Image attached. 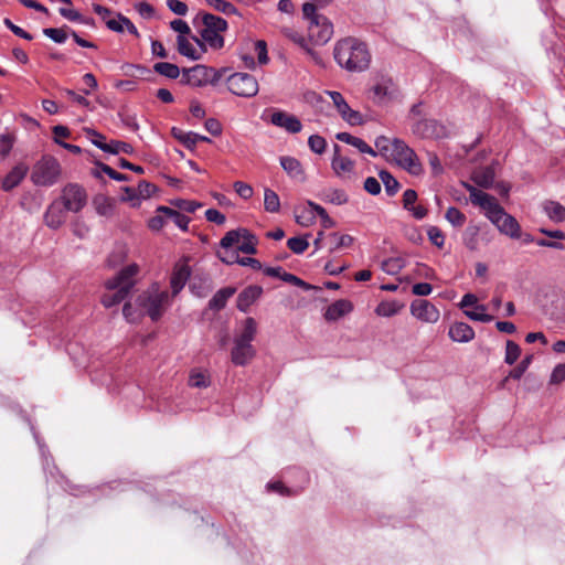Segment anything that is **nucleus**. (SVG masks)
Returning a JSON list of instances; mask_svg holds the SVG:
<instances>
[{
    "instance_id": "obj_1",
    "label": "nucleus",
    "mask_w": 565,
    "mask_h": 565,
    "mask_svg": "<svg viewBox=\"0 0 565 565\" xmlns=\"http://www.w3.org/2000/svg\"><path fill=\"white\" fill-rule=\"evenodd\" d=\"M463 188L468 191L471 203L480 206L484 211L486 216L497 226L500 233L513 239L521 237V226L519 222L514 216L504 211L494 196L478 190L467 182L463 183Z\"/></svg>"
},
{
    "instance_id": "obj_2",
    "label": "nucleus",
    "mask_w": 565,
    "mask_h": 565,
    "mask_svg": "<svg viewBox=\"0 0 565 565\" xmlns=\"http://www.w3.org/2000/svg\"><path fill=\"white\" fill-rule=\"evenodd\" d=\"M139 310H134L130 302H126L122 315L128 322H137L143 316L152 321H158L170 306V295L166 289H160L158 284H152L136 298Z\"/></svg>"
},
{
    "instance_id": "obj_3",
    "label": "nucleus",
    "mask_w": 565,
    "mask_h": 565,
    "mask_svg": "<svg viewBox=\"0 0 565 565\" xmlns=\"http://www.w3.org/2000/svg\"><path fill=\"white\" fill-rule=\"evenodd\" d=\"M335 63L349 73H362L369 70L372 54L365 42L354 36L338 40L333 46Z\"/></svg>"
},
{
    "instance_id": "obj_4",
    "label": "nucleus",
    "mask_w": 565,
    "mask_h": 565,
    "mask_svg": "<svg viewBox=\"0 0 565 565\" xmlns=\"http://www.w3.org/2000/svg\"><path fill=\"white\" fill-rule=\"evenodd\" d=\"M138 270L139 268L136 264L128 265L105 282L108 292L103 296L102 303L106 308L119 305L129 296L135 286V276L138 274Z\"/></svg>"
},
{
    "instance_id": "obj_5",
    "label": "nucleus",
    "mask_w": 565,
    "mask_h": 565,
    "mask_svg": "<svg viewBox=\"0 0 565 565\" xmlns=\"http://www.w3.org/2000/svg\"><path fill=\"white\" fill-rule=\"evenodd\" d=\"M62 173L60 162L52 156H43L34 166L31 181L38 186L54 185Z\"/></svg>"
},
{
    "instance_id": "obj_6",
    "label": "nucleus",
    "mask_w": 565,
    "mask_h": 565,
    "mask_svg": "<svg viewBox=\"0 0 565 565\" xmlns=\"http://www.w3.org/2000/svg\"><path fill=\"white\" fill-rule=\"evenodd\" d=\"M391 156L396 164L408 173L419 175L423 172V167L416 152L404 140L399 138L392 140Z\"/></svg>"
},
{
    "instance_id": "obj_7",
    "label": "nucleus",
    "mask_w": 565,
    "mask_h": 565,
    "mask_svg": "<svg viewBox=\"0 0 565 565\" xmlns=\"http://www.w3.org/2000/svg\"><path fill=\"white\" fill-rule=\"evenodd\" d=\"M228 90L239 97L250 98L259 90L257 79L248 73H234L226 78Z\"/></svg>"
},
{
    "instance_id": "obj_8",
    "label": "nucleus",
    "mask_w": 565,
    "mask_h": 565,
    "mask_svg": "<svg viewBox=\"0 0 565 565\" xmlns=\"http://www.w3.org/2000/svg\"><path fill=\"white\" fill-rule=\"evenodd\" d=\"M58 201L62 202L66 211L77 213L86 204L85 190L78 184L70 183L63 188Z\"/></svg>"
},
{
    "instance_id": "obj_9",
    "label": "nucleus",
    "mask_w": 565,
    "mask_h": 565,
    "mask_svg": "<svg viewBox=\"0 0 565 565\" xmlns=\"http://www.w3.org/2000/svg\"><path fill=\"white\" fill-rule=\"evenodd\" d=\"M327 94L332 99L338 113L340 114L344 121H347L351 126H358L363 124L362 115L359 111L351 109V107L345 102L344 97L340 92L328 90Z\"/></svg>"
},
{
    "instance_id": "obj_10",
    "label": "nucleus",
    "mask_w": 565,
    "mask_h": 565,
    "mask_svg": "<svg viewBox=\"0 0 565 565\" xmlns=\"http://www.w3.org/2000/svg\"><path fill=\"white\" fill-rule=\"evenodd\" d=\"M212 73L209 66L198 64L190 68L182 70L181 83L192 87H202L210 84L209 74Z\"/></svg>"
},
{
    "instance_id": "obj_11",
    "label": "nucleus",
    "mask_w": 565,
    "mask_h": 565,
    "mask_svg": "<svg viewBox=\"0 0 565 565\" xmlns=\"http://www.w3.org/2000/svg\"><path fill=\"white\" fill-rule=\"evenodd\" d=\"M309 35L316 44H326L333 34V25L327 17L316 18L308 24Z\"/></svg>"
},
{
    "instance_id": "obj_12",
    "label": "nucleus",
    "mask_w": 565,
    "mask_h": 565,
    "mask_svg": "<svg viewBox=\"0 0 565 565\" xmlns=\"http://www.w3.org/2000/svg\"><path fill=\"white\" fill-rule=\"evenodd\" d=\"M270 124L285 129L289 134H298L302 129L301 121L295 115L282 110H275L271 114Z\"/></svg>"
},
{
    "instance_id": "obj_13",
    "label": "nucleus",
    "mask_w": 565,
    "mask_h": 565,
    "mask_svg": "<svg viewBox=\"0 0 565 565\" xmlns=\"http://www.w3.org/2000/svg\"><path fill=\"white\" fill-rule=\"evenodd\" d=\"M412 315L424 322H436L439 319L438 309L428 300H414L411 305Z\"/></svg>"
},
{
    "instance_id": "obj_14",
    "label": "nucleus",
    "mask_w": 565,
    "mask_h": 565,
    "mask_svg": "<svg viewBox=\"0 0 565 565\" xmlns=\"http://www.w3.org/2000/svg\"><path fill=\"white\" fill-rule=\"evenodd\" d=\"M199 33L200 38L192 36V39L201 49V52H206V45L213 50H220L224 46V38L222 36L221 31L199 30Z\"/></svg>"
},
{
    "instance_id": "obj_15",
    "label": "nucleus",
    "mask_w": 565,
    "mask_h": 565,
    "mask_svg": "<svg viewBox=\"0 0 565 565\" xmlns=\"http://www.w3.org/2000/svg\"><path fill=\"white\" fill-rule=\"evenodd\" d=\"M65 212H66V209L64 207V205L62 204L61 201H58V200L53 201L49 205V207L44 214L45 224L50 228L57 230L66 221Z\"/></svg>"
},
{
    "instance_id": "obj_16",
    "label": "nucleus",
    "mask_w": 565,
    "mask_h": 565,
    "mask_svg": "<svg viewBox=\"0 0 565 565\" xmlns=\"http://www.w3.org/2000/svg\"><path fill=\"white\" fill-rule=\"evenodd\" d=\"M255 354L256 350L253 344L234 342V347L231 352V360L233 364L244 366L255 356Z\"/></svg>"
},
{
    "instance_id": "obj_17",
    "label": "nucleus",
    "mask_w": 565,
    "mask_h": 565,
    "mask_svg": "<svg viewBox=\"0 0 565 565\" xmlns=\"http://www.w3.org/2000/svg\"><path fill=\"white\" fill-rule=\"evenodd\" d=\"M355 163L348 157H344L340 153V146H333V157L331 160V168L337 175H342L343 173H352L354 171Z\"/></svg>"
},
{
    "instance_id": "obj_18",
    "label": "nucleus",
    "mask_w": 565,
    "mask_h": 565,
    "mask_svg": "<svg viewBox=\"0 0 565 565\" xmlns=\"http://www.w3.org/2000/svg\"><path fill=\"white\" fill-rule=\"evenodd\" d=\"M263 288L260 286H248L239 292L236 300L237 309L246 312L249 307L262 296Z\"/></svg>"
},
{
    "instance_id": "obj_19",
    "label": "nucleus",
    "mask_w": 565,
    "mask_h": 565,
    "mask_svg": "<svg viewBox=\"0 0 565 565\" xmlns=\"http://www.w3.org/2000/svg\"><path fill=\"white\" fill-rule=\"evenodd\" d=\"M171 135L188 149H193L199 141L211 142V139L206 136H202L193 131H183L177 127L171 129Z\"/></svg>"
},
{
    "instance_id": "obj_20",
    "label": "nucleus",
    "mask_w": 565,
    "mask_h": 565,
    "mask_svg": "<svg viewBox=\"0 0 565 565\" xmlns=\"http://www.w3.org/2000/svg\"><path fill=\"white\" fill-rule=\"evenodd\" d=\"M353 310V305L350 300L339 299L328 306L324 312L327 321H337Z\"/></svg>"
},
{
    "instance_id": "obj_21",
    "label": "nucleus",
    "mask_w": 565,
    "mask_h": 565,
    "mask_svg": "<svg viewBox=\"0 0 565 565\" xmlns=\"http://www.w3.org/2000/svg\"><path fill=\"white\" fill-rule=\"evenodd\" d=\"M448 335L455 342L466 343L475 338V331L466 322H456L450 326Z\"/></svg>"
},
{
    "instance_id": "obj_22",
    "label": "nucleus",
    "mask_w": 565,
    "mask_h": 565,
    "mask_svg": "<svg viewBox=\"0 0 565 565\" xmlns=\"http://www.w3.org/2000/svg\"><path fill=\"white\" fill-rule=\"evenodd\" d=\"M472 181L480 188L491 189L495 180V171L492 166L482 167L472 172Z\"/></svg>"
},
{
    "instance_id": "obj_23",
    "label": "nucleus",
    "mask_w": 565,
    "mask_h": 565,
    "mask_svg": "<svg viewBox=\"0 0 565 565\" xmlns=\"http://www.w3.org/2000/svg\"><path fill=\"white\" fill-rule=\"evenodd\" d=\"M28 166L24 163L17 164L2 180V189L10 191L18 186L28 173Z\"/></svg>"
},
{
    "instance_id": "obj_24",
    "label": "nucleus",
    "mask_w": 565,
    "mask_h": 565,
    "mask_svg": "<svg viewBox=\"0 0 565 565\" xmlns=\"http://www.w3.org/2000/svg\"><path fill=\"white\" fill-rule=\"evenodd\" d=\"M157 213L163 214L167 217V222H172L180 230L188 231L190 218L186 215L164 205L158 206Z\"/></svg>"
},
{
    "instance_id": "obj_25",
    "label": "nucleus",
    "mask_w": 565,
    "mask_h": 565,
    "mask_svg": "<svg viewBox=\"0 0 565 565\" xmlns=\"http://www.w3.org/2000/svg\"><path fill=\"white\" fill-rule=\"evenodd\" d=\"M335 138L339 141L345 142L356 148L361 153H367L372 157L377 156V152L371 146H369L363 139L352 136L349 132H338L335 135Z\"/></svg>"
},
{
    "instance_id": "obj_26",
    "label": "nucleus",
    "mask_w": 565,
    "mask_h": 565,
    "mask_svg": "<svg viewBox=\"0 0 565 565\" xmlns=\"http://www.w3.org/2000/svg\"><path fill=\"white\" fill-rule=\"evenodd\" d=\"M542 211L554 223L565 222V206L554 200L542 202Z\"/></svg>"
},
{
    "instance_id": "obj_27",
    "label": "nucleus",
    "mask_w": 565,
    "mask_h": 565,
    "mask_svg": "<svg viewBox=\"0 0 565 565\" xmlns=\"http://www.w3.org/2000/svg\"><path fill=\"white\" fill-rule=\"evenodd\" d=\"M279 161H280L281 168L286 171V173L290 178L297 179V180L305 179L303 169L298 159H296L295 157L285 156V157H280Z\"/></svg>"
},
{
    "instance_id": "obj_28",
    "label": "nucleus",
    "mask_w": 565,
    "mask_h": 565,
    "mask_svg": "<svg viewBox=\"0 0 565 565\" xmlns=\"http://www.w3.org/2000/svg\"><path fill=\"white\" fill-rule=\"evenodd\" d=\"M257 333V323L254 318H246L243 329L234 337V342L252 344Z\"/></svg>"
},
{
    "instance_id": "obj_29",
    "label": "nucleus",
    "mask_w": 565,
    "mask_h": 565,
    "mask_svg": "<svg viewBox=\"0 0 565 565\" xmlns=\"http://www.w3.org/2000/svg\"><path fill=\"white\" fill-rule=\"evenodd\" d=\"M236 289L233 287H225L215 292V295L209 301V309L213 311L222 310L227 300L235 294Z\"/></svg>"
},
{
    "instance_id": "obj_30",
    "label": "nucleus",
    "mask_w": 565,
    "mask_h": 565,
    "mask_svg": "<svg viewBox=\"0 0 565 565\" xmlns=\"http://www.w3.org/2000/svg\"><path fill=\"white\" fill-rule=\"evenodd\" d=\"M202 28L200 30H211L224 32L227 29V22L212 13L201 14Z\"/></svg>"
},
{
    "instance_id": "obj_31",
    "label": "nucleus",
    "mask_w": 565,
    "mask_h": 565,
    "mask_svg": "<svg viewBox=\"0 0 565 565\" xmlns=\"http://www.w3.org/2000/svg\"><path fill=\"white\" fill-rule=\"evenodd\" d=\"M156 185L148 181H140L137 189L128 186L125 188V191L128 194L129 200H132L135 198L148 199L156 192Z\"/></svg>"
},
{
    "instance_id": "obj_32",
    "label": "nucleus",
    "mask_w": 565,
    "mask_h": 565,
    "mask_svg": "<svg viewBox=\"0 0 565 565\" xmlns=\"http://www.w3.org/2000/svg\"><path fill=\"white\" fill-rule=\"evenodd\" d=\"M177 43L179 53L192 61L200 60L204 53L201 50L198 51L184 35H178Z\"/></svg>"
},
{
    "instance_id": "obj_33",
    "label": "nucleus",
    "mask_w": 565,
    "mask_h": 565,
    "mask_svg": "<svg viewBox=\"0 0 565 565\" xmlns=\"http://www.w3.org/2000/svg\"><path fill=\"white\" fill-rule=\"evenodd\" d=\"M374 97L379 103L390 99L394 95V87L391 79H382L373 87Z\"/></svg>"
},
{
    "instance_id": "obj_34",
    "label": "nucleus",
    "mask_w": 565,
    "mask_h": 565,
    "mask_svg": "<svg viewBox=\"0 0 565 565\" xmlns=\"http://www.w3.org/2000/svg\"><path fill=\"white\" fill-rule=\"evenodd\" d=\"M257 238L248 230H243L242 242L239 243L237 250L244 254H256L257 253Z\"/></svg>"
},
{
    "instance_id": "obj_35",
    "label": "nucleus",
    "mask_w": 565,
    "mask_h": 565,
    "mask_svg": "<svg viewBox=\"0 0 565 565\" xmlns=\"http://www.w3.org/2000/svg\"><path fill=\"white\" fill-rule=\"evenodd\" d=\"M153 71L160 74L161 76H164L170 79H175L180 76V74L182 75V72L180 71L179 66L169 62L156 63L153 65Z\"/></svg>"
},
{
    "instance_id": "obj_36",
    "label": "nucleus",
    "mask_w": 565,
    "mask_h": 565,
    "mask_svg": "<svg viewBox=\"0 0 565 565\" xmlns=\"http://www.w3.org/2000/svg\"><path fill=\"white\" fill-rule=\"evenodd\" d=\"M190 277V270L188 267L182 266L174 270L171 277V287L173 289V294H178L185 285L186 280Z\"/></svg>"
},
{
    "instance_id": "obj_37",
    "label": "nucleus",
    "mask_w": 565,
    "mask_h": 565,
    "mask_svg": "<svg viewBox=\"0 0 565 565\" xmlns=\"http://www.w3.org/2000/svg\"><path fill=\"white\" fill-rule=\"evenodd\" d=\"M379 177L384 184L385 192L388 196H393L399 190V182L387 170H381Z\"/></svg>"
},
{
    "instance_id": "obj_38",
    "label": "nucleus",
    "mask_w": 565,
    "mask_h": 565,
    "mask_svg": "<svg viewBox=\"0 0 565 565\" xmlns=\"http://www.w3.org/2000/svg\"><path fill=\"white\" fill-rule=\"evenodd\" d=\"M264 209L269 213H277L280 210V200L278 194L268 188L264 191Z\"/></svg>"
},
{
    "instance_id": "obj_39",
    "label": "nucleus",
    "mask_w": 565,
    "mask_h": 565,
    "mask_svg": "<svg viewBox=\"0 0 565 565\" xmlns=\"http://www.w3.org/2000/svg\"><path fill=\"white\" fill-rule=\"evenodd\" d=\"M66 30H71L68 26L64 28H45L43 29V34L51 39L53 42L62 44L66 41L67 35L70 33Z\"/></svg>"
},
{
    "instance_id": "obj_40",
    "label": "nucleus",
    "mask_w": 565,
    "mask_h": 565,
    "mask_svg": "<svg viewBox=\"0 0 565 565\" xmlns=\"http://www.w3.org/2000/svg\"><path fill=\"white\" fill-rule=\"evenodd\" d=\"M401 309V306L396 301H382L377 305L375 312L381 317L395 316Z\"/></svg>"
},
{
    "instance_id": "obj_41",
    "label": "nucleus",
    "mask_w": 565,
    "mask_h": 565,
    "mask_svg": "<svg viewBox=\"0 0 565 565\" xmlns=\"http://www.w3.org/2000/svg\"><path fill=\"white\" fill-rule=\"evenodd\" d=\"M322 200L335 205L345 204L349 200L348 194L343 190L334 189L323 193Z\"/></svg>"
},
{
    "instance_id": "obj_42",
    "label": "nucleus",
    "mask_w": 565,
    "mask_h": 565,
    "mask_svg": "<svg viewBox=\"0 0 565 565\" xmlns=\"http://www.w3.org/2000/svg\"><path fill=\"white\" fill-rule=\"evenodd\" d=\"M465 315L473 321H480L484 323L491 322L493 320V316L486 313V307L483 305L476 306L475 310L465 311Z\"/></svg>"
},
{
    "instance_id": "obj_43",
    "label": "nucleus",
    "mask_w": 565,
    "mask_h": 565,
    "mask_svg": "<svg viewBox=\"0 0 565 565\" xmlns=\"http://www.w3.org/2000/svg\"><path fill=\"white\" fill-rule=\"evenodd\" d=\"M243 230L244 228L228 231L220 242L221 247L224 249H228L234 244L239 243L243 236Z\"/></svg>"
},
{
    "instance_id": "obj_44",
    "label": "nucleus",
    "mask_w": 565,
    "mask_h": 565,
    "mask_svg": "<svg viewBox=\"0 0 565 565\" xmlns=\"http://www.w3.org/2000/svg\"><path fill=\"white\" fill-rule=\"evenodd\" d=\"M478 232L477 226H468L463 234V244L469 250L478 249Z\"/></svg>"
},
{
    "instance_id": "obj_45",
    "label": "nucleus",
    "mask_w": 565,
    "mask_h": 565,
    "mask_svg": "<svg viewBox=\"0 0 565 565\" xmlns=\"http://www.w3.org/2000/svg\"><path fill=\"white\" fill-rule=\"evenodd\" d=\"M446 220L455 227H460L466 222L465 214L457 207L450 206L445 214Z\"/></svg>"
},
{
    "instance_id": "obj_46",
    "label": "nucleus",
    "mask_w": 565,
    "mask_h": 565,
    "mask_svg": "<svg viewBox=\"0 0 565 565\" xmlns=\"http://www.w3.org/2000/svg\"><path fill=\"white\" fill-rule=\"evenodd\" d=\"M206 3L212 7L214 10L222 12L224 14H235L237 9L235 6L226 0H205Z\"/></svg>"
},
{
    "instance_id": "obj_47",
    "label": "nucleus",
    "mask_w": 565,
    "mask_h": 565,
    "mask_svg": "<svg viewBox=\"0 0 565 565\" xmlns=\"http://www.w3.org/2000/svg\"><path fill=\"white\" fill-rule=\"evenodd\" d=\"M521 349L515 342L508 340L505 345L504 362L509 365L514 364L520 358Z\"/></svg>"
},
{
    "instance_id": "obj_48",
    "label": "nucleus",
    "mask_w": 565,
    "mask_h": 565,
    "mask_svg": "<svg viewBox=\"0 0 565 565\" xmlns=\"http://www.w3.org/2000/svg\"><path fill=\"white\" fill-rule=\"evenodd\" d=\"M287 246L292 253L300 255L308 248L309 243L306 237L296 236L287 241Z\"/></svg>"
},
{
    "instance_id": "obj_49",
    "label": "nucleus",
    "mask_w": 565,
    "mask_h": 565,
    "mask_svg": "<svg viewBox=\"0 0 565 565\" xmlns=\"http://www.w3.org/2000/svg\"><path fill=\"white\" fill-rule=\"evenodd\" d=\"M106 152L111 153V154H118L120 152L131 154L134 152V148L131 145H129L127 142L119 141V140H111L108 145Z\"/></svg>"
},
{
    "instance_id": "obj_50",
    "label": "nucleus",
    "mask_w": 565,
    "mask_h": 565,
    "mask_svg": "<svg viewBox=\"0 0 565 565\" xmlns=\"http://www.w3.org/2000/svg\"><path fill=\"white\" fill-rule=\"evenodd\" d=\"M171 204L188 213H194L199 207L202 206V203L198 201L184 200V199H175L171 201Z\"/></svg>"
},
{
    "instance_id": "obj_51",
    "label": "nucleus",
    "mask_w": 565,
    "mask_h": 565,
    "mask_svg": "<svg viewBox=\"0 0 565 565\" xmlns=\"http://www.w3.org/2000/svg\"><path fill=\"white\" fill-rule=\"evenodd\" d=\"M86 134L90 139V142L102 151L106 152L109 142H106V137L94 129H86Z\"/></svg>"
},
{
    "instance_id": "obj_52",
    "label": "nucleus",
    "mask_w": 565,
    "mask_h": 565,
    "mask_svg": "<svg viewBox=\"0 0 565 565\" xmlns=\"http://www.w3.org/2000/svg\"><path fill=\"white\" fill-rule=\"evenodd\" d=\"M308 146L312 152L321 154L326 150L327 141L323 137L319 135H311L308 138Z\"/></svg>"
},
{
    "instance_id": "obj_53",
    "label": "nucleus",
    "mask_w": 565,
    "mask_h": 565,
    "mask_svg": "<svg viewBox=\"0 0 565 565\" xmlns=\"http://www.w3.org/2000/svg\"><path fill=\"white\" fill-rule=\"evenodd\" d=\"M403 267V260L401 258H388L382 262L381 268L388 275L397 274Z\"/></svg>"
},
{
    "instance_id": "obj_54",
    "label": "nucleus",
    "mask_w": 565,
    "mask_h": 565,
    "mask_svg": "<svg viewBox=\"0 0 565 565\" xmlns=\"http://www.w3.org/2000/svg\"><path fill=\"white\" fill-rule=\"evenodd\" d=\"M267 489L270 491H275V492L279 493L280 495H287V497L296 495L299 493V490L290 489V488L286 487L280 481H274V482L267 483Z\"/></svg>"
},
{
    "instance_id": "obj_55",
    "label": "nucleus",
    "mask_w": 565,
    "mask_h": 565,
    "mask_svg": "<svg viewBox=\"0 0 565 565\" xmlns=\"http://www.w3.org/2000/svg\"><path fill=\"white\" fill-rule=\"evenodd\" d=\"M280 279L282 281L289 282V284L295 285L297 287H300L303 290H310V289L313 288V286H311L310 284L303 281L302 279H300L299 277H297L296 275L290 274V273L284 271L282 275L280 276Z\"/></svg>"
},
{
    "instance_id": "obj_56",
    "label": "nucleus",
    "mask_w": 565,
    "mask_h": 565,
    "mask_svg": "<svg viewBox=\"0 0 565 565\" xmlns=\"http://www.w3.org/2000/svg\"><path fill=\"white\" fill-rule=\"evenodd\" d=\"M531 361H532V356L529 355V356H525L510 373H509V377H512L514 380H520L523 374L525 373V371L527 370V367L530 366L531 364Z\"/></svg>"
},
{
    "instance_id": "obj_57",
    "label": "nucleus",
    "mask_w": 565,
    "mask_h": 565,
    "mask_svg": "<svg viewBox=\"0 0 565 565\" xmlns=\"http://www.w3.org/2000/svg\"><path fill=\"white\" fill-rule=\"evenodd\" d=\"M14 138L10 134L0 135V156L6 157L12 150Z\"/></svg>"
},
{
    "instance_id": "obj_58",
    "label": "nucleus",
    "mask_w": 565,
    "mask_h": 565,
    "mask_svg": "<svg viewBox=\"0 0 565 565\" xmlns=\"http://www.w3.org/2000/svg\"><path fill=\"white\" fill-rule=\"evenodd\" d=\"M427 235L431 244L437 247H443L445 244V236L437 226H430L427 231Z\"/></svg>"
},
{
    "instance_id": "obj_59",
    "label": "nucleus",
    "mask_w": 565,
    "mask_h": 565,
    "mask_svg": "<svg viewBox=\"0 0 565 565\" xmlns=\"http://www.w3.org/2000/svg\"><path fill=\"white\" fill-rule=\"evenodd\" d=\"M97 167L104 172L106 173L110 179L115 180V181H128L129 180V177L127 174H124V173H119L117 172L116 170H114L111 167H109L108 164H105V163H102V162H98L97 163Z\"/></svg>"
},
{
    "instance_id": "obj_60",
    "label": "nucleus",
    "mask_w": 565,
    "mask_h": 565,
    "mask_svg": "<svg viewBox=\"0 0 565 565\" xmlns=\"http://www.w3.org/2000/svg\"><path fill=\"white\" fill-rule=\"evenodd\" d=\"M4 25L17 36L22 38L24 40L31 41L33 36L24 31L22 28L15 25L10 19L6 18L3 20Z\"/></svg>"
},
{
    "instance_id": "obj_61",
    "label": "nucleus",
    "mask_w": 565,
    "mask_h": 565,
    "mask_svg": "<svg viewBox=\"0 0 565 565\" xmlns=\"http://www.w3.org/2000/svg\"><path fill=\"white\" fill-rule=\"evenodd\" d=\"M234 190L235 192L244 200H248L253 196V188L242 181H236L234 183Z\"/></svg>"
},
{
    "instance_id": "obj_62",
    "label": "nucleus",
    "mask_w": 565,
    "mask_h": 565,
    "mask_svg": "<svg viewBox=\"0 0 565 565\" xmlns=\"http://www.w3.org/2000/svg\"><path fill=\"white\" fill-rule=\"evenodd\" d=\"M189 384L192 387H207L210 380L203 373H192L189 379Z\"/></svg>"
},
{
    "instance_id": "obj_63",
    "label": "nucleus",
    "mask_w": 565,
    "mask_h": 565,
    "mask_svg": "<svg viewBox=\"0 0 565 565\" xmlns=\"http://www.w3.org/2000/svg\"><path fill=\"white\" fill-rule=\"evenodd\" d=\"M316 215L312 211L305 209L300 214L296 215V222L301 226H309L315 222Z\"/></svg>"
},
{
    "instance_id": "obj_64",
    "label": "nucleus",
    "mask_w": 565,
    "mask_h": 565,
    "mask_svg": "<svg viewBox=\"0 0 565 565\" xmlns=\"http://www.w3.org/2000/svg\"><path fill=\"white\" fill-rule=\"evenodd\" d=\"M565 380V363L557 364L551 374L550 383L551 384H558Z\"/></svg>"
}]
</instances>
